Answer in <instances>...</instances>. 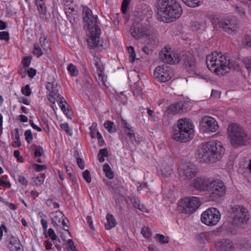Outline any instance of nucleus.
I'll return each mask as SVG.
<instances>
[{
    "label": "nucleus",
    "instance_id": "1",
    "mask_svg": "<svg viewBox=\"0 0 251 251\" xmlns=\"http://www.w3.org/2000/svg\"><path fill=\"white\" fill-rule=\"evenodd\" d=\"M206 63L207 67L219 75H224L230 70H238L239 66L229 57L221 52H214L207 56Z\"/></svg>",
    "mask_w": 251,
    "mask_h": 251
},
{
    "label": "nucleus",
    "instance_id": "2",
    "mask_svg": "<svg viewBox=\"0 0 251 251\" xmlns=\"http://www.w3.org/2000/svg\"><path fill=\"white\" fill-rule=\"evenodd\" d=\"M157 13L162 21L170 23L180 18L182 9L176 0H158Z\"/></svg>",
    "mask_w": 251,
    "mask_h": 251
},
{
    "label": "nucleus",
    "instance_id": "3",
    "mask_svg": "<svg viewBox=\"0 0 251 251\" xmlns=\"http://www.w3.org/2000/svg\"><path fill=\"white\" fill-rule=\"evenodd\" d=\"M224 151L222 143L214 141L202 144L198 149L197 154L205 162H215L221 158Z\"/></svg>",
    "mask_w": 251,
    "mask_h": 251
},
{
    "label": "nucleus",
    "instance_id": "4",
    "mask_svg": "<svg viewBox=\"0 0 251 251\" xmlns=\"http://www.w3.org/2000/svg\"><path fill=\"white\" fill-rule=\"evenodd\" d=\"M84 26L89 30L88 41L92 48L97 47L100 41L101 29L97 24V17L93 15L91 9L87 7H84L82 11Z\"/></svg>",
    "mask_w": 251,
    "mask_h": 251
},
{
    "label": "nucleus",
    "instance_id": "5",
    "mask_svg": "<svg viewBox=\"0 0 251 251\" xmlns=\"http://www.w3.org/2000/svg\"><path fill=\"white\" fill-rule=\"evenodd\" d=\"M173 138L181 142H187L193 137L194 130L190 120L187 118L178 120L173 128Z\"/></svg>",
    "mask_w": 251,
    "mask_h": 251
},
{
    "label": "nucleus",
    "instance_id": "6",
    "mask_svg": "<svg viewBox=\"0 0 251 251\" xmlns=\"http://www.w3.org/2000/svg\"><path fill=\"white\" fill-rule=\"evenodd\" d=\"M227 131L230 142L234 147L239 148L249 143V136L239 125L231 124L227 128Z\"/></svg>",
    "mask_w": 251,
    "mask_h": 251
},
{
    "label": "nucleus",
    "instance_id": "7",
    "mask_svg": "<svg viewBox=\"0 0 251 251\" xmlns=\"http://www.w3.org/2000/svg\"><path fill=\"white\" fill-rule=\"evenodd\" d=\"M226 187L221 180L212 179L209 188V198L212 201H216L225 195Z\"/></svg>",
    "mask_w": 251,
    "mask_h": 251
},
{
    "label": "nucleus",
    "instance_id": "8",
    "mask_svg": "<svg viewBox=\"0 0 251 251\" xmlns=\"http://www.w3.org/2000/svg\"><path fill=\"white\" fill-rule=\"evenodd\" d=\"M220 219V212L217 209L215 208L207 209L201 215L202 223L209 226L216 225Z\"/></svg>",
    "mask_w": 251,
    "mask_h": 251
},
{
    "label": "nucleus",
    "instance_id": "9",
    "mask_svg": "<svg viewBox=\"0 0 251 251\" xmlns=\"http://www.w3.org/2000/svg\"><path fill=\"white\" fill-rule=\"evenodd\" d=\"M231 216L235 223L238 224L246 223L249 220L250 215L247 208L241 205H235L231 209Z\"/></svg>",
    "mask_w": 251,
    "mask_h": 251
},
{
    "label": "nucleus",
    "instance_id": "10",
    "mask_svg": "<svg viewBox=\"0 0 251 251\" xmlns=\"http://www.w3.org/2000/svg\"><path fill=\"white\" fill-rule=\"evenodd\" d=\"M173 75L171 67L166 64L156 67L153 73L155 78L161 82L170 80Z\"/></svg>",
    "mask_w": 251,
    "mask_h": 251
},
{
    "label": "nucleus",
    "instance_id": "11",
    "mask_svg": "<svg viewBox=\"0 0 251 251\" xmlns=\"http://www.w3.org/2000/svg\"><path fill=\"white\" fill-rule=\"evenodd\" d=\"M160 60L165 63L176 64L180 61L178 53L170 48L164 47L159 53Z\"/></svg>",
    "mask_w": 251,
    "mask_h": 251
},
{
    "label": "nucleus",
    "instance_id": "12",
    "mask_svg": "<svg viewBox=\"0 0 251 251\" xmlns=\"http://www.w3.org/2000/svg\"><path fill=\"white\" fill-rule=\"evenodd\" d=\"M200 129L205 132H214L219 128L217 122L213 118L205 116L200 121Z\"/></svg>",
    "mask_w": 251,
    "mask_h": 251
},
{
    "label": "nucleus",
    "instance_id": "13",
    "mask_svg": "<svg viewBox=\"0 0 251 251\" xmlns=\"http://www.w3.org/2000/svg\"><path fill=\"white\" fill-rule=\"evenodd\" d=\"M198 171L195 165L192 163H187L181 166L178 171L180 177L186 180H189L194 178L197 174Z\"/></svg>",
    "mask_w": 251,
    "mask_h": 251
},
{
    "label": "nucleus",
    "instance_id": "14",
    "mask_svg": "<svg viewBox=\"0 0 251 251\" xmlns=\"http://www.w3.org/2000/svg\"><path fill=\"white\" fill-rule=\"evenodd\" d=\"M130 34L135 39H140L149 36L150 32L142 23L135 22L130 27Z\"/></svg>",
    "mask_w": 251,
    "mask_h": 251
},
{
    "label": "nucleus",
    "instance_id": "15",
    "mask_svg": "<svg viewBox=\"0 0 251 251\" xmlns=\"http://www.w3.org/2000/svg\"><path fill=\"white\" fill-rule=\"evenodd\" d=\"M201 205V202L198 198L192 197L186 198L182 200L180 206L186 213H192L197 210Z\"/></svg>",
    "mask_w": 251,
    "mask_h": 251
},
{
    "label": "nucleus",
    "instance_id": "16",
    "mask_svg": "<svg viewBox=\"0 0 251 251\" xmlns=\"http://www.w3.org/2000/svg\"><path fill=\"white\" fill-rule=\"evenodd\" d=\"M47 89L50 92L48 96V100L53 104L55 103L56 101H58L59 99L61 98L58 91L60 89V86L56 81L52 82H49L47 85Z\"/></svg>",
    "mask_w": 251,
    "mask_h": 251
},
{
    "label": "nucleus",
    "instance_id": "17",
    "mask_svg": "<svg viewBox=\"0 0 251 251\" xmlns=\"http://www.w3.org/2000/svg\"><path fill=\"white\" fill-rule=\"evenodd\" d=\"M219 27L228 33H232L238 28L237 21L234 17L222 20Z\"/></svg>",
    "mask_w": 251,
    "mask_h": 251
},
{
    "label": "nucleus",
    "instance_id": "18",
    "mask_svg": "<svg viewBox=\"0 0 251 251\" xmlns=\"http://www.w3.org/2000/svg\"><path fill=\"white\" fill-rule=\"evenodd\" d=\"M211 180V179L202 177H197L193 180L192 185L198 191H208Z\"/></svg>",
    "mask_w": 251,
    "mask_h": 251
},
{
    "label": "nucleus",
    "instance_id": "19",
    "mask_svg": "<svg viewBox=\"0 0 251 251\" xmlns=\"http://www.w3.org/2000/svg\"><path fill=\"white\" fill-rule=\"evenodd\" d=\"M6 242L11 251H24L23 247L17 237L10 235L8 236Z\"/></svg>",
    "mask_w": 251,
    "mask_h": 251
},
{
    "label": "nucleus",
    "instance_id": "20",
    "mask_svg": "<svg viewBox=\"0 0 251 251\" xmlns=\"http://www.w3.org/2000/svg\"><path fill=\"white\" fill-rule=\"evenodd\" d=\"M182 60L186 67H190L193 69L195 67L196 61L194 56L189 52H186L183 55Z\"/></svg>",
    "mask_w": 251,
    "mask_h": 251
},
{
    "label": "nucleus",
    "instance_id": "21",
    "mask_svg": "<svg viewBox=\"0 0 251 251\" xmlns=\"http://www.w3.org/2000/svg\"><path fill=\"white\" fill-rule=\"evenodd\" d=\"M216 246L219 248H221L222 250L228 251L232 249L233 243L229 240L224 239L218 242Z\"/></svg>",
    "mask_w": 251,
    "mask_h": 251
},
{
    "label": "nucleus",
    "instance_id": "22",
    "mask_svg": "<svg viewBox=\"0 0 251 251\" xmlns=\"http://www.w3.org/2000/svg\"><path fill=\"white\" fill-rule=\"evenodd\" d=\"M94 64L96 66L98 74V77H96V79L98 81H101L103 84L105 80V76L103 74V67L96 60H95Z\"/></svg>",
    "mask_w": 251,
    "mask_h": 251
},
{
    "label": "nucleus",
    "instance_id": "23",
    "mask_svg": "<svg viewBox=\"0 0 251 251\" xmlns=\"http://www.w3.org/2000/svg\"><path fill=\"white\" fill-rule=\"evenodd\" d=\"M64 215L60 211H56L52 213L51 221L54 226H58L63 219Z\"/></svg>",
    "mask_w": 251,
    "mask_h": 251
},
{
    "label": "nucleus",
    "instance_id": "24",
    "mask_svg": "<svg viewBox=\"0 0 251 251\" xmlns=\"http://www.w3.org/2000/svg\"><path fill=\"white\" fill-rule=\"evenodd\" d=\"M106 218L107 223L105 224V226L106 229L110 230L117 225V223L113 215L108 213Z\"/></svg>",
    "mask_w": 251,
    "mask_h": 251
},
{
    "label": "nucleus",
    "instance_id": "25",
    "mask_svg": "<svg viewBox=\"0 0 251 251\" xmlns=\"http://www.w3.org/2000/svg\"><path fill=\"white\" fill-rule=\"evenodd\" d=\"M59 102V105L61 109V110L63 112V113L68 117H71V114L69 113V109L68 107L66 106V104H67L66 101L64 99L63 97H61L59 99L58 101Z\"/></svg>",
    "mask_w": 251,
    "mask_h": 251
},
{
    "label": "nucleus",
    "instance_id": "26",
    "mask_svg": "<svg viewBox=\"0 0 251 251\" xmlns=\"http://www.w3.org/2000/svg\"><path fill=\"white\" fill-rule=\"evenodd\" d=\"M173 169L171 164H168L167 163L163 164L161 169L162 175L164 177L170 176L173 173Z\"/></svg>",
    "mask_w": 251,
    "mask_h": 251
},
{
    "label": "nucleus",
    "instance_id": "27",
    "mask_svg": "<svg viewBox=\"0 0 251 251\" xmlns=\"http://www.w3.org/2000/svg\"><path fill=\"white\" fill-rule=\"evenodd\" d=\"M182 1L190 7H196L200 6L203 2V0H182Z\"/></svg>",
    "mask_w": 251,
    "mask_h": 251
},
{
    "label": "nucleus",
    "instance_id": "28",
    "mask_svg": "<svg viewBox=\"0 0 251 251\" xmlns=\"http://www.w3.org/2000/svg\"><path fill=\"white\" fill-rule=\"evenodd\" d=\"M208 18L212 24L218 25L220 27V23L222 20H220L219 15L211 14L208 16Z\"/></svg>",
    "mask_w": 251,
    "mask_h": 251
},
{
    "label": "nucleus",
    "instance_id": "29",
    "mask_svg": "<svg viewBox=\"0 0 251 251\" xmlns=\"http://www.w3.org/2000/svg\"><path fill=\"white\" fill-rule=\"evenodd\" d=\"M103 170L106 176L109 179L113 178L114 175L113 172L111 171V169L110 166L107 164H105L104 165L103 167Z\"/></svg>",
    "mask_w": 251,
    "mask_h": 251
},
{
    "label": "nucleus",
    "instance_id": "30",
    "mask_svg": "<svg viewBox=\"0 0 251 251\" xmlns=\"http://www.w3.org/2000/svg\"><path fill=\"white\" fill-rule=\"evenodd\" d=\"M242 45L251 51V35H246L244 36L242 41Z\"/></svg>",
    "mask_w": 251,
    "mask_h": 251
},
{
    "label": "nucleus",
    "instance_id": "31",
    "mask_svg": "<svg viewBox=\"0 0 251 251\" xmlns=\"http://www.w3.org/2000/svg\"><path fill=\"white\" fill-rule=\"evenodd\" d=\"M209 234L205 232H201L196 236V239L200 243H204L208 240Z\"/></svg>",
    "mask_w": 251,
    "mask_h": 251
},
{
    "label": "nucleus",
    "instance_id": "32",
    "mask_svg": "<svg viewBox=\"0 0 251 251\" xmlns=\"http://www.w3.org/2000/svg\"><path fill=\"white\" fill-rule=\"evenodd\" d=\"M104 127L107 129L109 132L113 133L116 132V128L114 123L110 121H106L104 124Z\"/></svg>",
    "mask_w": 251,
    "mask_h": 251
},
{
    "label": "nucleus",
    "instance_id": "33",
    "mask_svg": "<svg viewBox=\"0 0 251 251\" xmlns=\"http://www.w3.org/2000/svg\"><path fill=\"white\" fill-rule=\"evenodd\" d=\"M72 169L71 167H66V173L71 179L74 185L77 186L76 177L72 174Z\"/></svg>",
    "mask_w": 251,
    "mask_h": 251
},
{
    "label": "nucleus",
    "instance_id": "34",
    "mask_svg": "<svg viewBox=\"0 0 251 251\" xmlns=\"http://www.w3.org/2000/svg\"><path fill=\"white\" fill-rule=\"evenodd\" d=\"M93 80L89 75H86L85 76V80L84 82V86L87 89L92 88Z\"/></svg>",
    "mask_w": 251,
    "mask_h": 251
},
{
    "label": "nucleus",
    "instance_id": "35",
    "mask_svg": "<svg viewBox=\"0 0 251 251\" xmlns=\"http://www.w3.org/2000/svg\"><path fill=\"white\" fill-rule=\"evenodd\" d=\"M32 148L35 150L34 154L36 156H41L44 153V150L42 147L37 146L36 145H33Z\"/></svg>",
    "mask_w": 251,
    "mask_h": 251
},
{
    "label": "nucleus",
    "instance_id": "36",
    "mask_svg": "<svg viewBox=\"0 0 251 251\" xmlns=\"http://www.w3.org/2000/svg\"><path fill=\"white\" fill-rule=\"evenodd\" d=\"M67 70L73 76H76L78 75V71L76 67L72 64H70L68 66Z\"/></svg>",
    "mask_w": 251,
    "mask_h": 251
},
{
    "label": "nucleus",
    "instance_id": "37",
    "mask_svg": "<svg viewBox=\"0 0 251 251\" xmlns=\"http://www.w3.org/2000/svg\"><path fill=\"white\" fill-rule=\"evenodd\" d=\"M97 124L96 123H93L91 126L90 127L89 129L90 135L92 138H94L96 137L95 132L97 133Z\"/></svg>",
    "mask_w": 251,
    "mask_h": 251
},
{
    "label": "nucleus",
    "instance_id": "38",
    "mask_svg": "<svg viewBox=\"0 0 251 251\" xmlns=\"http://www.w3.org/2000/svg\"><path fill=\"white\" fill-rule=\"evenodd\" d=\"M157 240L161 244L167 243L169 242V238L168 237L164 236L160 234L156 235Z\"/></svg>",
    "mask_w": 251,
    "mask_h": 251
},
{
    "label": "nucleus",
    "instance_id": "39",
    "mask_svg": "<svg viewBox=\"0 0 251 251\" xmlns=\"http://www.w3.org/2000/svg\"><path fill=\"white\" fill-rule=\"evenodd\" d=\"M128 52L129 54L130 61L133 62L135 59L136 54L133 47L129 46L127 48Z\"/></svg>",
    "mask_w": 251,
    "mask_h": 251
},
{
    "label": "nucleus",
    "instance_id": "40",
    "mask_svg": "<svg viewBox=\"0 0 251 251\" xmlns=\"http://www.w3.org/2000/svg\"><path fill=\"white\" fill-rule=\"evenodd\" d=\"M32 52L35 55L37 56V57H38L41 56L43 54L42 50L39 47V45L38 44L34 45Z\"/></svg>",
    "mask_w": 251,
    "mask_h": 251
},
{
    "label": "nucleus",
    "instance_id": "41",
    "mask_svg": "<svg viewBox=\"0 0 251 251\" xmlns=\"http://www.w3.org/2000/svg\"><path fill=\"white\" fill-rule=\"evenodd\" d=\"M25 139L28 143H30L33 140V136L30 129L27 130L25 132Z\"/></svg>",
    "mask_w": 251,
    "mask_h": 251
},
{
    "label": "nucleus",
    "instance_id": "42",
    "mask_svg": "<svg viewBox=\"0 0 251 251\" xmlns=\"http://www.w3.org/2000/svg\"><path fill=\"white\" fill-rule=\"evenodd\" d=\"M141 233L144 236V237L149 238L151 234V231L149 227L144 226L142 228Z\"/></svg>",
    "mask_w": 251,
    "mask_h": 251
},
{
    "label": "nucleus",
    "instance_id": "43",
    "mask_svg": "<svg viewBox=\"0 0 251 251\" xmlns=\"http://www.w3.org/2000/svg\"><path fill=\"white\" fill-rule=\"evenodd\" d=\"M44 175H41L34 178V181L36 185H41L44 181Z\"/></svg>",
    "mask_w": 251,
    "mask_h": 251
},
{
    "label": "nucleus",
    "instance_id": "44",
    "mask_svg": "<svg viewBox=\"0 0 251 251\" xmlns=\"http://www.w3.org/2000/svg\"><path fill=\"white\" fill-rule=\"evenodd\" d=\"M244 63L246 68L248 70H251V57H246L243 58Z\"/></svg>",
    "mask_w": 251,
    "mask_h": 251
},
{
    "label": "nucleus",
    "instance_id": "45",
    "mask_svg": "<svg viewBox=\"0 0 251 251\" xmlns=\"http://www.w3.org/2000/svg\"><path fill=\"white\" fill-rule=\"evenodd\" d=\"M82 176L84 179L87 183H90L91 181V176L89 171L88 170H86L82 173Z\"/></svg>",
    "mask_w": 251,
    "mask_h": 251
},
{
    "label": "nucleus",
    "instance_id": "46",
    "mask_svg": "<svg viewBox=\"0 0 251 251\" xmlns=\"http://www.w3.org/2000/svg\"><path fill=\"white\" fill-rule=\"evenodd\" d=\"M22 93L23 94L26 96H29L31 94V91L29 85H26L22 88Z\"/></svg>",
    "mask_w": 251,
    "mask_h": 251
},
{
    "label": "nucleus",
    "instance_id": "47",
    "mask_svg": "<svg viewBox=\"0 0 251 251\" xmlns=\"http://www.w3.org/2000/svg\"><path fill=\"white\" fill-rule=\"evenodd\" d=\"M61 127L64 129L66 132L70 136H71L72 135V131L71 129L69 127V125L67 123H64L60 125Z\"/></svg>",
    "mask_w": 251,
    "mask_h": 251
},
{
    "label": "nucleus",
    "instance_id": "48",
    "mask_svg": "<svg viewBox=\"0 0 251 251\" xmlns=\"http://www.w3.org/2000/svg\"><path fill=\"white\" fill-rule=\"evenodd\" d=\"M67 244L70 249L72 251H79L74 245V243L72 239H69L67 241Z\"/></svg>",
    "mask_w": 251,
    "mask_h": 251
},
{
    "label": "nucleus",
    "instance_id": "49",
    "mask_svg": "<svg viewBox=\"0 0 251 251\" xmlns=\"http://www.w3.org/2000/svg\"><path fill=\"white\" fill-rule=\"evenodd\" d=\"M130 0H123L122 5V11L123 13H126V8L130 2Z\"/></svg>",
    "mask_w": 251,
    "mask_h": 251
},
{
    "label": "nucleus",
    "instance_id": "50",
    "mask_svg": "<svg viewBox=\"0 0 251 251\" xmlns=\"http://www.w3.org/2000/svg\"><path fill=\"white\" fill-rule=\"evenodd\" d=\"M0 39L1 40H4L5 41H8L9 39V33L7 31H1L0 32Z\"/></svg>",
    "mask_w": 251,
    "mask_h": 251
},
{
    "label": "nucleus",
    "instance_id": "51",
    "mask_svg": "<svg viewBox=\"0 0 251 251\" xmlns=\"http://www.w3.org/2000/svg\"><path fill=\"white\" fill-rule=\"evenodd\" d=\"M169 109L173 113H177L180 109V106L178 104L171 105L170 106Z\"/></svg>",
    "mask_w": 251,
    "mask_h": 251
},
{
    "label": "nucleus",
    "instance_id": "52",
    "mask_svg": "<svg viewBox=\"0 0 251 251\" xmlns=\"http://www.w3.org/2000/svg\"><path fill=\"white\" fill-rule=\"evenodd\" d=\"M38 9L40 14H45L46 13V8L44 3L40 4L38 6Z\"/></svg>",
    "mask_w": 251,
    "mask_h": 251
},
{
    "label": "nucleus",
    "instance_id": "53",
    "mask_svg": "<svg viewBox=\"0 0 251 251\" xmlns=\"http://www.w3.org/2000/svg\"><path fill=\"white\" fill-rule=\"evenodd\" d=\"M30 59L28 57H25L22 62L25 68H27L30 65Z\"/></svg>",
    "mask_w": 251,
    "mask_h": 251
},
{
    "label": "nucleus",
    "instance_id": "54",
    "mask_svg": "<svg viewBox=\"0 0 251 251\" xmlns=\"http://www.w3.org/2000/svg\"><path fill=\"white\" fill-rule=\"evenodd\" d=\"M126 132L128 137L130 138H135L133 130L128 126H126Z\"/></svg>",
    "mask_w": 251,
    "mask_h": 251
},
{
    "label": "nucleus",
    "instance_id": "55",
    "mask_svg": "<svg viewBox=\"0 0 251 251\" xmlns=\"http://www.w3.org/2000/svg\"><path fill=\"white\" fill-rule=\"evenodd\" d=\"M131 201L135 208H136L137 207H139V204H140V202L138 198L132 197L131 199Z\"/></svg>",
    "mask_w": 251,
    "mask_h": 251
},
{
    "label": "nucleus",
    "instance_id": "56",
    "mask_svg": "<svg viewBox=\"0 0 251 251\" xmlns=\"http://www.w3.org/2000/svg\"><path fill=\"white\" fill-rule=\"evenodd\" d=\"M97 137L98 139V143L100 146H102L104 144V140L102 139V135L99 131L97 132Z\"/></svg>",
    "mask_w": 251,
    "mask_h": 251
},
{
    "label": "nucleus",
    "instance_id": "57",
    "mask_svg": "<svg viewBox=\"0 0 251 251\" xmlns=\"http://www.w3.org/2000/svg\"><path fill=\"white\" fill-rule=\"evenodd\" d=\"M19 182L25 186H26L28 184V181L25 179V177L23 176H20L18 177Z\"/></svg>",
    "mask_w": 251,
    "mask_h": 251
},
{
    "label": "nucleus",
    "instance_id": "58",
    "mask_svg": "<svg viewBox=\"0 0 251 251\" xmlns=\"http://www.w3.org/2000/svg\"><path fill=\"white\" fill-rule=\"evenodd\" d=\"M48 234L52 240H55L57 238V236L52 228H49L48 230Z\"/></svg>",
    "mask_w": 251,
    "mask_h": 251
},
{
    "label": "nucleus",
    "instance_id": "59",
    "mask_svg": "<svg viewBox=\"0 0 251 251\" xmlns=\"http://www.w3.org/2000/svg\"><path fill=\"white\" fill-rule=\"evenodd\" d=\"M98 156L107 157L108 156L107 149L106 148L100 149L99 152Z\"/></svg>",
    "mask_w": 251,
    "mask_h": 251
},
{
    "label": "nucleus",
    "instance_id": "60",
    "mask_svg": "<svg viewBox=\"0 0 251 251\" xmlns=\"http://www.w3.org/2000/svg\"><path fill=\"white\" fill-rule=\"evenodd\" d=\"M14 156L17 158L19 162L23 161L24 159L22 156H20V151L18 150H16L14 151Z\"/></svg>",
    "mask_w": 251,
    "mask_h": 251
},
{
    "label": "nucleus",
    "instance_id": "61",
    "mask_svg": "<svg viewBox=\"0 0 251 251\" xmlns=\"http://www.w3.org/2000/svg\"><path fill=\"white\" fill-rule=\"evenodd\" d=\"M36 70L32 68H30L27 71V74L28 76L31 78L33 77L36 75Z\"/></svg>",
    "mask_w": 251,
    "mask_h": 251
},
{
    "label": "nucleus",
    "instance_id": "62",
    "mask_svg": "<svg viewBox=\"0 0 251 251\" xmlns=\"http://www.w3.org/2000/svg\"><path fill=\"white\" fill-rule=\"evenodd\" d=\"M77 164L79 167L81 169L83 170L84 169V162L82 160V159L80 158H77Z\"/></svg>",
    "mask_w": 251,
    "mask_h": 251
},
{
    "label": "nucleus",
    "instance_id": "63",
    "mask_svg": "<svg viewBox=\"0 0 251 251\" xmlns=\"http://www.w3.org/2000/svg\"><path fill=\"white\" fill-rule=\"evenodd\" d=\"M35 169L38 172H40L46 168V166L44 165L35 164Z\"/></svg>",
    "mask_w": 251,
    "mask_h": 251
},
{
    "label": "nucleus",
    "instance_id": "64",
    "mask_svg": "<svg viewBox=\"0 0 251 251\" xmlns=\"http://www.w3.org/2000/svg\"><path fill=\"white\" fill-rule=\"evenodd\" d=\"M19 101L21 103H23L25 105H28L30 104L29 101L28 100L25 98H20L19 99Z\"/></svg>",
    "mask_w": 251,
    "mask_h": 251
}]
</instances>
